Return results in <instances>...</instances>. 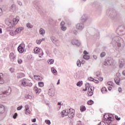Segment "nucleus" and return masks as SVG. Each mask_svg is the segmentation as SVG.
I'll list each match as a JSON object with an SVG mask.
<instances>
[{
  "instance_id": "1",
  "label": "nucleus",
  "mask_w": 125,
  "mask_h": 125,
  "mask_svg": "<svg viewBox=\"0 0 125 125\" xmlns=\"http://www.w3.org/2000/svg\"><path fill=\"white\" fill-rule=\"evenodd\" d=\"M106 15H107V16H108L110 19L114 20L117 18L118 13H117V11H116V10H115L114 8H109L106 11Z\"/></svg>"
},
{
  "instance_id": "2",
  "label": "nucleus",
  "mask_w": 125,
  "mask_h": 125,
  "mask_svg": "<svg viewBox=\"0 0 125 125\" xmlns=\"http://www.w3.org/2000/svg\"><path fill=\"white\" fill-rule=\"evenodd\" d=\"M11 93V88L9 87H7L5 89L1 90L0 89V97L2 98L5 97L4 95H10Z\"/></svg>"
},
{
  "instance_id": "3",
  "label": "nucleus",
  "mask_w": 125,
  "mask_h": 125,
  "mask_svg": "<svg viewBox=\"0 0 125 125\" xmlns=\"http://www.w3.org/2000/svg\"><path fill=\"white\" fill-rule=\"evenodd\" d=\"M104 121H107L108 122L107 123L108 125H112L111 123L114 121V116L111 114H105L104 115Z\"/></svg>"
},
{
  "instance_id": "4",
  "label": "nucleus",
  "mask_w": 125,
  "mask_h": 125,
  "mask_svg": "<svg viewBox=\"0 0 125 125\" xmlns=\"http://www.w3.org/2000/svg\"><path fill=\"white\" fill-rule=\"evenodd\" d=\"M67 113H68V116L70 119H73L75 117V110L73 109H67Z\"/></svg>"
},
{
  "instance_id": "5",
  "label": "nucleus",
  "mask_w": 125,
  "mask_h": 125,
  "mask_svg": "<svg viewBox=\"0 0 125 125\" xmlns=\"http://www.w3.org/2000/svg\"><path fill=\"white\" fill-rule=\"evenodd\" d=\"M24 47H25V44L21 43L18 47V50L20 53H23L24 52Z\"/></svg>"
},
{
  "instance_id": "6",
  "label": "nucleus",
  "mask_w": 125,
  "mask_h": 125,
  "mask_svg": "<svg viewBox=\"0 0 125 125\" xmlns=\"http://www.w3.org/2000/svg\"><path fill=\"white\" fill-rule=\"evenodd\" d=\"M76 28L77 30H83L84 28V24L83 23H77L76 25Z\"/></svg>"
},
{
  "instance_id": "7",
  "label": "nucleus",
  "mask_w": 125,
  "mask_h": 125,
  "mask_svg": "<svg viewBox=\"0 0 125 125\" xmlns=\"http://www.w3.org/2000/svg\"><path fill=\"white\" fill-rule=\"evenodd\" d=\"M71 43L73 45H77V46L81 45V42L78 40H72L71 41Z\"/></svg>"
},
{
  "instance_id": "8",
  "label": "nucleus",
  "mask_w": 125,
  "mask_h": 125,
  "mask_svg": "<svg viewBox=\"0 0 125 125\" xmlns=\"http://www.w3.org/2000/svg\"><path fill=\"white\" fill-rule=\"evenodd\" d=\"M34 50L35 53L39 54V53H40V52H42L41 56H42V55H43V52H42V49L37 47L34 48Z\"/></svg>"
},
{
  "instance_id": "9",
  "label": "nucleus",
  "mask_w": 125,
  "mask_h": 125,
  "mask_svg": "<svg viewBox=\"0 0 125 125\" xmlns=\"http://www.w3.org/2000/svg\"><path fill=\"white\" fill-rule=\"evenodd\" d=\"M119 67L123 68L125 64V60L124 59H120L119 61Z\"/></svg>"
},
{
  "instance_id": "10",
  "label": "nucleus",
  "mask_w": 125,
  "mask_h": 125,
  "mask_svg": "<svg viewBox=\"0 0 125 125\" xmlns=\"http://www.w3.org/2000/svg\"><path fill=\"white\" fill-rule=\"evenodd\" d=\"M87 94L89 95V96L93 95V88L92 87H88Z\"/></svg>"
},
{
  "instance_id": "11",
  "label": "nucleus",
  "mask_w": 125,
  "mask_h": 125,
  "mask_svg": "<svg viewBox=\"0 0 125 125\" xmlns=\"http://www.w3.org/2000/svg\"><path fill=\"white\" fill-rule=\"evenodd\" d=\"M16 10V5L14 4H12L9 7V11L11 12H14Z\"/></svg>"
},
{
  "instance_id": "12",
  "label": "nucleus",
  "mask_w": 125,
  "mask_h": 125,
  "mask_svg": "<svg viewBox=\"0 0 125 125\" xmlns=\"http://www.w3.org/2000/svg\"><path fill=\"white\" fill-rule=\"evenodd\" d=\"M118 30H119V32L121 33H124L125 32V25L123 24L118 27Z\"/></svg>"
},
{
  "instance_id": "13",
  "label": "nucleus",
  "mask_w": 125,
  "mask_h": 125,
  "mask_svg": "<svg viewBox=\"0 0 125 125\" xmlns=\"http://www.w3.org/2000/svg\"><path fill=\"white\" fill-rule=\"evenodd\" d=\"M120 40H121V37H119L117 36V37L113 38V39L112 40V42H114V43L116 44V43L120 42Z\"/></svg>"
},
{
  "instance_id": "14",
  "label": "nucleus",
  "mask_w": 125,
  "mask_h": 125,
  "mask_svg": "<svg viewBox=\"0 0 125 125\" xmlns=\"http://www.w3.org/2000/svg\"><path fill=\"white\" fill-rule=\"evenodd\" d=\"M55 90L54 89L51 88L48 91V94L49 96H53L54 95Z\"/></svg>"
},
{
  "instance_id": "15",
  "label": "nucleus",
  "mask_w": 125,
  "mask_h": 125,
  "mask_svg": "<svg viewBox=\"0 0 125 125\" xmlns=\"http://www.w3.org/2000/svg\"><path fill=\"white\" fill-rule=\"evenodd\" d=\"M3 74L0 73V84H2L4 83V80L3 79L4 78Z\"/></svg>"
},
{
  "instance_id": "16",
  "label": "nucleus",
  "mask_w": 125,
  "mask_h": 125,
  "mask_svg": "<svg viewBox=\"0 0 125 125\" xmlns=\"http://www.w3.org/2000/svg\"><path fill=\"white\" fill-rule=\"evenodd\" d=\"M5 111V108H4V106L3 105L0 104V115L3 114Z\"/></svg>"
},
{
  "instance_id": "17",
  "label": "nucleus",
  "mask_w": 125,
  "mask_h": 125,
  "mask_svg": "<svg viewBox=\"0 0 125 125\" xmlns=\"http://www.w3.org/2000/svg\"><path fill=\"white\" fill-rule=\"evenodd\" d=\"M9 57L10 60H12V61H14V59H15V58L16 57V55L14 54L13 53H11L9 55Z\"/></svg>"
},
{
  "instance_id": "18",
  "label": "nucleus",
  "mask_w": 125,
  "mask_h": 125,
  "mask_svg": "<svg viewBox=\"0 0 125 125\" xmlns=\"http://www.w3.org/2000/svg\"><path fill=\"white\" fill-rule=\"evenodd\" d=\"M23 27H19L16 29V33H17V35H18V34H21V32L23 31Z\"/></svg>"
},
{
  "instance_id": "19",
  "label": "nucleus",
  "mask_w": 125,
  "mask_h": 125,
  "mask_svg": "<svg viewBox=\"0 0 125 125\" xmlns=\"http://www.w3.org/2000/svg\"><path fill=\"white\" fill-rule=\"evenodd\" d=\"M25 77V74L22 73H20L17 74V78L18 79H22Z\"/></svg>"
},
{
  "instance_id": "20",
  "label": "nucleus",
  "mask_w": 125,
  "mask_h": 125,
  "mask_svg": "<svg viewBox=\"0 0 125 125\" xmlns=\"http://www.w3.org/2000/svg\"><path fill=\"white\" fill-rule=\"evenodd\" d=\"M62 115V117H65L66 116H68V113L67 112V110H63L62 112L61 113Z\"/></svg>"
},
{
  "instance_id": "21",
  "label": "nucleus",
  "mask_w": 125,
  "mask_h": 125,
  "mask_svg": "<svg viewBox=\"0 0 125 125\" xmlns=\"http://www.w3.org/2000/svg\"><path fill=\"white\" fill-rule=\"evenodd\" d=\"M39 34L42 35H44V34H45V30L42 28H40L39 30Z\"/></svg>"
},
{
  "instance_id": "22",
  "label": "nucleus",
  "mask_w": 125,
  "mask_h": 125,
  "mask_svg": "<svg viewBox=\"0 0 125 125\" xmlns=\"http://www.w3.org/2000/svg\"><path fill=\"white\" fill-rule=\"evenodd\" d=\"M53 43H54L56 46H59V45H60V41L57 39H56L55 41H54Z\"/></svg>"
},
{
  "instance_id": "23",
  "label": "nucleus",
  "mask_w": 125,
  "mask_h": 125,
  "mask_svg": "<svg viewBox=\"0 0 125 125\" xmlns=\"http://www.w3.org/2000/svg\"><path fill=\"white\" fill-rule=\"evenodd\" d=\"M19 21V20L17 18L13 19V24L15 26V25H16V24L18 23Z\"/></svg>"
},
{
  "instance_id": "24",
  "label": "nucleus",
  "mask_w": 125,
  "mask_h": 125,
  "mask_svg": "<svg viewBox=\"0 0 125 125\" xmlns=\"http://www.w3.org/2000/svg\"><path fill=\"white\" fill-rule=\"evenodd\" d=\"M120 78L119 77H116L114 78V81L116 84H118V85H120Z\"/></svg>"
},
{
  "instance_id": "25",
  "label": "nucleus",
  "mask_w": 125,
  "mask_h": 125,
  "mask_svg": "<svg viewBox=\"0 0 125 125\" xmlns=\"http://www.w3.org/2000/svg\"><path fill=\"white\" fill-rule=\"evenodd\" d=\"M34 91H35L36 93H40V92H41V91H42V90H41L40 88L39 89L37 87H34Z\"/></svg>"
},
{
  "instance_id": "26",
  "label": "nucleus",
  "mask_w": 125,
  "mask_h": 125,
  "mask_svg": "<svg viewBox=\"0 0 125 125\" xmlns=\"http://www.w3.org/2000/svg\"><path fill=\"white\" fill-rule=\"evenodd\" d=\"M9 34L10 35V36L14 37V36H16V35H17V33H16V31L15 30H12L10 32Z\"/></svg>"
},
{
  "instance_id": "27",
  "label": "nucleus",
  "mask_w": 125,
  "mask_h": 125,
  "mask_svg": "<svg viewBox=\"0 0 125 125\" xmlns=\"http://www.w3.org/2000/svg\"><path fill=\"white\" fill-rule=\"evenodd\" d=\"M51 72L55 75V76H56L57 75V71L55 70V68L54 67H52L51 69Z\"/></svg>"
},
{
  "instance_id": "28",
  "label": "nucleus",
  "mask_w": 125,
  "mask_h": 125,
  "mask_svg": "<svg viewBox=\"0 0 125 125\" xmlns=\"http://www.w3.org/2000/svg\"><path fill=\"white\" fill-rule=\"evenodd\" d=\"M47 62L49 65H51L52 64H53V63L54 62V60L49 59L47 61Z\"/></svg>"
},
{
  "instance_id": "29",
  "label": "nucleus",
  "mask_w": 125,
  "mask_h": 125,
  "mask_svg": "<svg viewBox=\"0 0 125 125\" xmlns=\"http://www.w3.org/2000/svg\"><path fill=\"white\" fill-rule=\"evenodd\" d=\"M86 20H87V18L85 17V15L83 16L82 19L81 20L82 22H85V21H86Z\"/></svg>"
},
{
  "instance_id": "30",
  "label": "nucleus",
  "mask_w": 125,
  "mask_h": 125,
  "mask_svg": "<svg viewBox=\"0 0 125 125\" xmlns=\"http://www.w3.org/2000/svg\"><path fill=\"white\" fill-rule=\"evenodd\" d=\"M85 110H86V108L85 106L82 105L80 107V110L81 112H83L84 111H85Z\"/></svg>"
},
{
  "instance_id": "31",
  "label": "nucleus",
  "mask_w": 125,
  "mask_h": 125,
  "mask_svg": "<svg viewBox=\"0 0 125 125\" xmlns=\"http://www.w3.org/2000/svg\"><path fill=\"white\" fill-rule=\"evenodd\" d=\"M26 27L28 29H32V28H33V25H32V24H31V23L28 22V23H26Z\"/></svg>"
},
{
  "instance_id": "32",
  "label": "nucleus",
  "mask_w": 125,
  "mask_h": 125,
  "mask_svg": "<svg viewBox=\"0 0 125 125\" xmlns=\"http://www.w3.org/2000/svg\"><path fill=\"white\" fill-rule=\"evenodd\" d=\"M8 26L10 27V28H13V27H14V26H15L13 23H12L11 22H9L8 23Z\"/></svg>"
},
{
  "instance_id": "33",
  "label": "nucleus",
  "mask_w": 125,
  "mask_h": 125,
  "mask_svg": "<svg viewBox=\"0 0 125 125\" xmlns=\"http://www.w3.org/2000/svg\"><path fill=\"white\" fill-rule=\"evenodd\" d=\"M21 85H22V86H24L26 87L27 85V82H26V81L23 80L21 81Z\"/></svg>"
},
{
  "instance_id": "34",
  "label": "nucleus",
  "mask_w": 125,
  "mask_h": 125,
  "mask_svg": "<svg viewBox=\"0 0 125 125\" xmlns=\"http://www.w3.org/2000/svg\"><path fill=\"white\" fill-rule=\"evenodd\" d=\"M35 2H33V3L34 4V7H35V8H36V9L39 10L40 9V7H39V5H38L37 3H35Z\"/></svg>"
},
{
  "instance_id": "35",
  "label": "nucleus",
  "mask_w": 125,
  "mask_h": 125,
  "mask_svg": "<svg viewBox=\"0 0 125 125\" xmlns=\"http://www.w3.org/2000/svg\"><path fill=\"white\" fill-rule=\"evenodd\" d=\"M104 65H105V66H107L108 65H111V63H110V61L109 60L105 61V62L104 63Z\"/></svg>"
},
{
  "instance_id": "36",
  "label": "nucleus",
  "mask_w": 125,
  "mask_h": 125,
  "mask_svg": "<svg viewBox=\"0 0 125 125\" xmlns=\"http://www.w3.org/2000/svg\"><path fill=\"white\" fill-rule=\"evenodd\" d=\"M24 113L25 115H30V114H31V111L29 109H26L25 110Z\"/></svg>"
},
{
  "instance_id": "37",
  "label": "nucleus",
  "mask_w": 125,
  "mask_h": 125,
  "mask_svg": "<svg viewBox=\"0 0 125 125\" xmlns=\"http://www.w3.org/2000/svg\"><path fill=\"white\" fill-rule=\"evenodd\" d=\"M82 65V63L81 62V61L80 60H78L77 62V65L78 67H81Z\"/></svg>"
},
{
  "instance_id": "38",
  "label": "nucleus",
  "mask_w": 125,
  "mask_h": 125,
  "mask_svg": "<svg viewBox=\"0 0 125 125\" xmlns=\"http://www.w3.org/2000/svg\"><path fill=\"white\" fill-rule=\"evenodd\" d=\"M83 59H85L86 60H88V59L90 58V57H89V56L85 55L83 56Z\"/></svg>"
},
{
  "instance_id": "39",
  "label": "nucleus",
  "mask_w": 125,
  "mask_h": 125,
  "mask_svg": "<svg viewBox=\"0 0 125 125\" xmlns=\"http://www.w3.org/2000/svg\"><path fill=\"white\" fill-rule=\"evenodd\" d=\"M101 91L102 93H105V92H107V89L106 87H104L102 88Z\"/></svg>"
},
{
  "instance_id": "40",
  "label": "nucleus",
  "mask_w": 125,
  "mask_h": 125,
  "mask_svg": "<svg viewBox=\"0 0 125 125\" xmlns=\"http://www.w3.org/2000/svg\"><path fill=\"white\" fill-rule=\"evenodd\" d=\"M38 84H39V86L40 87H42L44 85V84L43 83V82H39L38 83Z\"/></svg>"
},
{
  "instance_id": "41",
  "label": "nucleus",
  "mask_w": 125,
  "mask_h": 125,
  "mask_svg": "<svg viewBox=\"0 0 125 125\" xmlns=\"http://www.w3.org/2000/svg\"><path fill=\"white\" fill-rule=\"evenodd\" d=\"M93 103H94V102L92 101V100H90L88 101L87 102L88 105H92V104H93Z\"/></svg>"
},
{
  "instance_id": "42",
  "label": "nucleus",
  "mask_w": 125,
  "mask_h": 125,
  "mask_svg": "<svg viewBox=\"0 0 125 125\" xmlns=\"http://www.w3.org/2000/svg\"><path fill=\"white\" fill-rule=\"evenodd\" d=\"M61 29L62 31L65 32V31L67 30V27H66V26H62L61 27Z\"/></svg>"
},
{
  "instance_id": "43",
  "label": "nucleus",
  "mask_w": 125,
  "mask_h": 125,
  "mask_svg": "<svg viewBox=\"0 0 125 125\" xmlns=\"http://www.w3.org/2000/svg\"><path fill=\"white\" fill-rule=\"evenodd\" d=\"M25 98H26L27 99H32V96L29 94L26 95Z\"/></svg>"
},
{
  "instance_id": "44",
  "label": "nucleus",
  "mask_w": 125,
  "mask_h": 125,
  "mask_svg": "<svg viewBox=\"0 0 125 125\" xmlns=\"http://www.w3.org/2000/svg\"><path fill=\"white\" fill-rule=\"evenodd\" d=\"M22 62H23V61H22V59H18V64H22Z\"/></svg>"
},
{
  "instance_id": "45",
  "label": "nucleus",
  "mask_w": 125,
  "mask_h": 125,
  "mask_svg": "<svg viewBox=\"0 0 125 125\" xmlns=\"http://www.w3.org/2000/svg\"><path fill=\"white\" fill-rule=\"evenodd\" d=\"M50 40L52 42H55V41L56 40V39H55V37H54L53 36H51L50 37Z\"/></svg>"
},
{
  "instance_id": "46",
  "label": "nucleus",
  "mask_w": 125,
  "mask_h": 125,
  "mask_svg": "<svg viewBox=\"0 0 125 125\" xmlns=\"http://www.w3.org/2000/svg\"><path fill=\"white\" fill-rule=\"evenodd\" d=\"M83 84V82H79L77 83V86H81Z\"/></svg>"
},
{
  "instance_id": "47",
  "label": "nucleus",
  "mask_w": 125,
  "mask_h": 125,
  "mask_svg": "<svg viewBox=\"0 0 125 125\" xmlns=\"http://www.w3.org/2000/svg\"><path fill=\"white\" fill-rule=\"evenodd\" d=\"M115 45H117L119 47H121L122 46V43L120 42H118L115 43Z\"/></svg>"
},
{
  "instance_id": "48",
  "label": "nucleus",
  "mask_w": 125,
  "mask_h": 125,
  "mask_svg": "<svg viewBox=\"0 0 125 125\" xmlns=\"http://www.w3.org/2000/svg\"><path fill=\"white\" fill-rule=\"evenodd\" d=\"M33 85V83H26V86L31 87Z\"/></svg>"
},
{
  "instance_id": "49",
  "label": "nucleus",
  "mask_w": 125,
  "mask_h": 125,
  "mask_svg": "<svg viewBox=\"0 0 125 125\" xmlns=\"http://www.w3.org/2000/svg\"><path fill=\"white\" fill-rule=\"evenodd\" d=\"M45 123L48 125H50L51 123L50 122V120H45Z\"/></svg>"
},
{
  "instance_id": "50",
  "label": "nucleus",
  "mask_w": 125,
  "mask_h": 125,
  "mask_svg": "<svg viewBox=\"0 0 125 125\" xmlns=\"http://www.w3.org/2000/svg\"><path fill=\"white\" fill-rule=\"evenodd\" d=\"M34 78L35 80H37L38 81H40V76L37 75H34Z\"/></svg>"
},
{
  "instance_id": "51",
  "label": "nucleus",
  "mask_w": 125,
  "mask_h": 125,
  "mask_svg": "<svg viewBox=\"0 0 125 125\" xmlns=\"http://www.w3.org/2000/svg\"><path fill=\"white\" fill-rule=\"evenodd\" d=\"M42 42V40H37L36 41V43H37V44H41V42Z\"/></svg>"
},
{
  "instance_id": "52",
  "label": "nucleus",
  "mask_w": 125,
  "mask_h": 125,
  "mask_svg": "<svg viewBox=\"0 0 125 125\" xmlns=\"http://www.w3.org/2000/svg\"><path fill=\"white\" fill-rule=\"evenodd\" d=\"M105 55H106V53L103 52L101 54H100V56L101 57H104V56H105Z\"/></svg>"
},
{
  "instance_id": "53",
  "label": "nucleus",
  "mask_w": 125,
  "mask_h": 125,
  "mask_svg": "<svg viewBox=\"0 0 125 125\" xmlns=\"http://www.w3.org/2000/svg\"><path fill=\"white\" fill-rule=\"evenodd\" d=\"M22 108H23V106H19V107H17L18 111H20L22 109Z\"/></svg>"
},
{
  "instance_id": "54",
  "label": "nucleus",
  "mask_w": 125,
  "mask_h": 125,
  "mask_svg": "<svg viewBox=\"0 0 125 125\" xmlns=\"http://www.w3.org/2000/svg\"><path fill=\"white\" fill-rule=\"evenodd\" d=\"M18 115L17 114V113H15L14 115H13V119H16V118H17V116Z\"/></svg>"
},
{
  "instance_id": "55",
  "label": "nucleus",
  "mask_w": 125,
  "mask_h": 125,
  "mask_svg": "<svg viewBox=\"0 0 125 125\" xmlns=\"http://www.w3.org/2000/svg\"><path fill=\"white\" fill-rule=\"evenodd\" d=\"M115 119L117 120V121H120L121 120V117H119L117 115L115 116Z\"/></svg>"
},
{
  "instance_id": "56",
  "label": "nucleus",
  "mask_w": 125,
  "mask_h": 125,
  "mask_svg": "<svg viewBox=\"0 0 125 125\" xmlns=\"http://www.w3.org/2000/svg\"><path fill=\"white\" fill-rule=\"evenodd\" d=\"M107 84L108 85H110L111 86H113V82H108L107 83Z\"/></svg>"
},
{
  "instance_id": "57",
  "label": "nucleus",
  "mask_w": 125,
  "mask_h": 125,
  "mask_svg": "<svg viewBox=\"0 0 125 125\" xmlns=\"http://www.w3.org/2000/svg\"><path fill=\"white\" fill-rule=\"evenodd\" d=\"M88 81H90L91 82H93L94 81V78H92V77H89L88 79Z\"/></svg>"
},
{
  "instance_id": "58",
  "label": "nucleus",
  "mask_w": 125,
  "mask_h": 125,
  "mask_svg": "<svg viewBox=\"0 0 125 125\" xmlns=\"http://www.w3.org/2000/svg\"><path fill=\"white\" fill-rule=\"evenodd\" d=\"M14 71H15V69H14V68H10V71L11 72V73H14Z\"/></svg>"
},
{
  "instance_id": "59",
  "label": "nucleus",
  "mask_w": 125,
  "mask_h": 125,
  "mask_svg": "<svg viewBox=\"0 0 125 125\" xmlns=\"http://www.w3.org/2000/svg\"><path fill=\"white\" fill-rule=\"evenodd\" d=\"M17 3L19 5H20V6H22V2L18 1Z\"/></svg>"
},
{
  "instance_id": "60",
  "label": "nucleus",
  "mask_w": 125,
  "mask_h": 125,
  "mask_svg": "<svg viewBox=\"0 0 125 125\" xmlns=\"http://www.w3.org/2000/svg\"><path fill=\"white\" fill-rule=\"evenodd\" d=\"M116 78H120L121 77V73H116Z\"/></svg>"
},
{
  "instance_id": "61",
  "label": "nucleus",
  "mask_w": 125,
  "mask_h": 125,
  "mask_svg": "<svg viewBox=\"0 0 125 125\" xmlns=\"http://www.w3.org/2000/svg\"><path fill=\"white\" fill-rule=\"evenodd\" d=\"M11 27H7L6 31H7V32H10V31L11 30Z\"/></svg>"
},
{
  "instance_id": "62",
  "label": "nucleus",
  "mask_w": 125,
  "mask_h": 125,
  "mask_svg": "<svg viewBox=\"0 0 125 125\" xmlns=\"http://www.w3.org/2000/svg\"><path fill=\"white\" fill-rule=\"evenodd\" d=\"M24 108L25 110H28L29 109V105L26 104Z\"/></svg>"
},
{
  "instance_id": "63",
  "label": "nucleus",
  "mask_w": 125,
  "mask_h": 125,
  "mask_svg": "<svg viewBox=\"0 0 125 125\" xmlns=\"http://www.w3.org/2000/svg\"><path fill=\"white\" fill-rule=\"evenodd\" d=\"M64 25H65V22H64V21H62L61 22V26H63Z\"/></svg>"
},
{
  "instance_id": "64",
  "label": "nucleus",
  "mask_w": 125,
  "mask_h": 125,
  "mask_svg": "<svg viewBox=\"0 0 125 125\" xmlns=\"http://www.w3.org/2000/svg\"><path fill=\"white\" fill-rule=\"evenodd\" d=\"M100 125H106V124L104 122H101Z\"/></svg>"
}]
</instances>
